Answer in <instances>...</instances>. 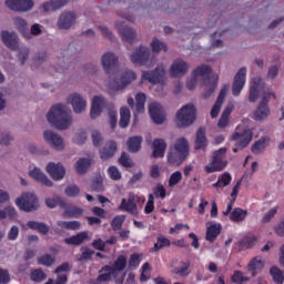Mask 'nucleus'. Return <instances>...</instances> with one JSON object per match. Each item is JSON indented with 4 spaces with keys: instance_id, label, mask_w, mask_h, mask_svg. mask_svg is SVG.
<instances>
[{
    "instance_id": "21",
    "label": "nucleus",
    "mask_w": 284,
    "mask_h": 284,
    "mask_svg": "<svg viewBox=\"0 0 284 284\" xmlns=\"http://www.w3.org/2000/svg\"><path fill=\"white\" fill-rule=\"evenodd\" d=\"M116 150H119L116 142L113 140L108 141L100 150V159H102V161H110V159L114 158L116 154Z\"/></svg>"
},
{
    "instance_id": "62",
    "label": "nucleus",
    "mask_w": 284,
    "mask_h": 284,
    "mask_svg": "<svg viewBox=\"0 0 284 284\" xmlns=\"http://www.w3.org/2000/svg\"><path fill=\"white\" fill-rule=\"evenodd\" d=\"M181 179H183V173H181V171L174 172L169 179V186L174 187V185H179Z\"/></svg>"
},
{
    "instance_id": "34",
    "label": "nucleus",
    "mask_w": 284,
    "mask_h": 284,
    "mask_svg": "<svg viewBox=\"0 0 284 284\" xmlns=\"http://www.w3.org/2000/svg\"><path fill=\"white\" fill-rule=\"evenodd\" d=\"M225 97H227V89L223 88L220 91L217 100L211 110L212 119H216V116H219V112H221V108H223V103H225Z\"/></svg>"
},
{
    "instance_id": "51",
    "label": "nucleus",
    "mask_w": 284,
    "mask_h": 284,
    "mask_svg": "<svg viewBox=\"0 0 284 284\" xmlns=\"http://www.w3.org/2000/svg\"><path fill=\"white\" fill-rule=\"evenodd\" d=\"M101 272H106V273H102ZM99 276L97 277V283H108V281H112V277L113 278H116V275L114 272L112 271H105L103 270V266L102 268L99 271Z\"/></svg>"
},
{
    "instance_id": "24",
    "label": "nucleus",
    "mask_w": 284,
    "mask_h": 284,
    "mask_svg": "<svg viewBox=\"0 0 284 284\" xmlns=\"http://www.w3.org/2000/svg\"><path fill=\"white\" fill-rule=\"evenodd\" d=\"M187 68L190 67L183 59L175 60L171 65V77H185L187 74Z\"/></svg>"
},
{
    "instance_id": "57",
    "label": "nucleus",
    "mask_w": 284,
    "mask_h": 284,
    "mask_svg": "<svg viewBox=\"0 0 284 284\" xmlns=\"http://www.w3.org/2000/svg\"><path fill=\"white\" fill-rule=\"evenodd\" d=\"M232 183V175L230 173H224L222 178L219 179V181L213 184L214 187H226V185H230Z\"/></svg>"
},
{
    "instance_id": "5",
    "label": "nucleus",
    "mask_w": 284,
    "mask_h": 284,
    "mask_svg": "<svg viewBox=\"0 0 284 284\" xmlns=\"http://www.w3.org/2000/svg\"><path fill=\"white\" fill-rule=\"evenodd\" d=\"M16 205L22 212H34L39 210V197L34 193L24 192L21 196L16 199Z\"/></svg>"
},
{
    "instance_id": "12",
    "label": "nucleus",
    "mask_w": 284,
    "mask_h": 284,
    "mask_svg": "<svg viewBox=\"0 0 284 284\" xmlns=\"http://www.w3.org/2000/svg\"><path fill=\"white\" fill-rule=\"evenodd\" d=\"M101 63L106 74H114L119 68V57L115 53L106 52L102 55Z\"/></svg>"
},
{
    "instance_id": "50",
    "label": "nucleus",
    "mask_w": 284,
    "mask_h": 284,
    "mask_svg": "<svg viewBox=\"0 0 284 284\" xmlns=\"http://www.w3.org/2000/svg\"><path fill=\"white\" fill-rule=\"evenodd\" d=\"M270 274H271L274 283H276V284H283L284 283L283 271H281V268H278L277 266H272L271 270H270Z\"/></svg>"
},
{
    "instance_id": "30",
    "label": "nucleus",
    "mask_w": 284,
    "mask_h": 284,
    "mask_svg": "<svg viewBox=\"0 0 284 284\" xmlns=\"http://www.w3.org/2000/svg\"><path fill=\"white\" fill-rule=\"evenodd\" d=\"M89 239H90V234L87 231H83L78 233L77 235H72L71 237L64 239V243L67 245L79 246V245H83V243H85V241H88Z\"/></svg>"
},
{
    "instance_id": "39",
    "label": "nucleus",
    "mask_w": 284,
    "mask_h": 284,
    "mask_svg": "<svg viewBox=\"0 0 284 284\" xmlns=\"http://www.w3.org/2000/svg\"><path fill=\"white\" fill-rule=\"evenodd\" d=\"M220 234H221V224H213L207 227L205 239L210 243H214L216 239H219Z\"/></svg>"
},
{
    "instance_id": "11",
    "label": "nucleus",
    "mask_w": 284,
    "mask_h": 284,
    "mask_svg": "<svg viewBox=\"0 0 284 284\" xmlns=\"http://www.w3.org/2000/svg\"><path fill=\"white\" fill-rule=\"evenodd\" d=\"M43 139L52 148V150H57L61 152V150L65 149V143L63 142V138L54 131L47 130L43 132Z\"/></svg>"
},
{
    "instance_id": "28",
    "label": "nucleus",
    "mask_w": 284,
    "mask_h": 284,
    "mask_svg": "<svg viewBox=\"0 0 284 284\" xmlns=\"http://www.w3.org/2000/svg\"><path fill=\"white\" fill-rule=\"evenodd\" d=\"M168 149V143L163 139H156L153 141V159H163L165 156V150Z\"/></svg>"
},
{
    "instance_id": "41",
    "label": "nucleus",
    "mask_w": 284,
    "mask_h": 284,
    "mask_svg": "<svg viewBox=\"0 0 284 284\" xmlns=\"http://www.w3.org/2000/svg\"><path fill=\"white\" fill-rule=\"evenodd\" d=\"M265 267V262L261 257H254L250 263H248V271L251 272L252 276L255 274H258L261 270Z\"/></svg>"
},
{
    "instance_id": "59",
    "label": "nucleus",
    "mask_w": 284,
    "mask_h": 284,
    "mask_svg": "<svg viewBox=\"0 0 284 284\" xmlns=\"http://www.w3.org/2000/svg\"><path fill=\"white\" fill-rule=\"evenodd\" d=\"M64 194H67V196L74 199L79 196V194H81V189L77 184H71L65 187Z\"/></svg>"
},
{
    "instance_id": "54",
    "label": "nucleus",
    "mask_w": 284,
    "mask_h": 284,
    "mask_svg": "<svg viewBox=\"0 0 284 284\" xmlns=\"http://www.w3.org/2000/svg\"><path fill=\"white\" fill-rule=\"evenodd\" d=\"M171 242L168 237H158V242L154 244V247L151 248V252H159L163 247H170Z\"/></svg>"
},
{
    "instance_id": "4",
    "label": "nucleus",
    "mask_w": 284,
    "mask_h": 284,
    "mask_svg": "<svg viewBox=\"0 0 284 284\" xmlns=\"http://www.w3.org/2000/svg\"><path fill=\"white\" fill-rule=\"evenodd\" d=\"M194 121H196V106L194 104H185L176 112V128H190Z\"/></svg>"
},
{
    "instance_id": "61",
    "label": "nucleus",
    "mask_w": 284,
    "mask_h": 284,
    "mask_svg": "<svg viewBox=\"0 0 284 284\" xmlns=\"http://www.w3.org/2000/svg\"><path fill=\"white\" fill-rule=\"evenodd\" d=\"M47 275L41 268L34 270L31 273V281H34V283H41V281H45Z\"/></svg>"
},
{
    "instance_id": "40",
    "label": "nucleus",
    "mask_w": 284,
    "mask_h": 284,
    "mask_svg": "<svg viewBox=\"0 0 284 284\" xmlns=\"http://www.w3.org/2000/svg\"><path fill=\"white\" fill-rule=\"evenodd\" d=\"M119 209L124 210L125 212H130V214H135V215L139 214V211L136 209V203L132 197H129L128 201L125 199H122V202Z\"/></svg>"
},
{
    "instance_id": "42",
    "label": "nucleus",
    "mask_w": 284,
    "mask_h": 284,
    "mask_svg": "<svg viewBox=\"0 0 284 284\" xmlns=\"http://www.w3.org/2000/svg\"><path fill=\"white\" fill-rule=\"evenodd\" d=\"M247 216V211L243 210L241 207H235L230 215V219L234 223H241V221H245V217Z\"/></svg>"
},
{
    "instance_id": "22",
    "label": "nucleus",
    "mask_w": 284,
    "mask_h": 284,
    "mask_svg": "<svg viewBox=\"0 0 284 284\" xmlns=\"http://www.w3.org/2000/svg\"><path fill=\"white\" fill-rule=\"evenodd\" d=\"M163 77H165V70L163 68H156L153 71H144L142 74V79L149 81V83H161Z\"/></svg>"
},
{
    "instance_id": "9",
    "label": "nucleus",
    "mask_w": 284,
    "mask_h": 284,
    "mask_svg": "<svg viewBox=\"0 0 284 284\" xmlns=\"http://www.w3.org/2000/svg\"><path fill=\"white\" fill-rule=\"evenodd\" d=\"M6 8L11 12H30L34 8V1L32 0H6Z\"/></svg>"
},
{
    "instance_id": "56",
    "label": "nucleus",
    "mask_w": 284,
    "mask_h": 284,
    "mask_svg": "<svg viewBox=\"0 0 284 284\" xmlns=\"http://www.w3.org/2000/svg\"><path fill=\"white\" fill-rule=\"evenodd\" d=\"M54 257L50 254H44L38 257V264L45 265V267H52V265H54Z\"/></svg>"
},
{
    "instance_id": "45",
    "label": "nucleus",
    "mask_w": 284,
    "mask_h": 284,
    "mask_svg": "<svg viewBox=\"0 0 284 284\" xmlns=\"http://www.w3.org/2000/svg\"><path fill=\"white\" fill-rule=\"evenodd\" d=\"M130 109L128 106H122L120 109V128H128L130 125Z\"/></svg>"
},
{
    "instance_id": "48",
    "label": "nucleus",
    "mask_w": 284,
    "mask_h": 284,
    "mask_svg": "<svg viewBox=\"0 0 284 284\" xmlns=\"http://www.w3.org/2000/svg\"><path fill=\"white\" fill-rule=\"evenodd\" d=\"M91 140L94 148H101L103 145V141H105V138H103L101 131L93 129L91 131Z\"/></svg>"
},
{
    "instance_id": "38",
    "label": "nucleus",
    "mask_w": 284,
    "mask_h": 284,
    "mask_svg": "<svg viewBox=\"0 0 284 284\" xmlns=\"http://www.w3.org/2000/svg\"><path fill=\"white\" fill-rule=\"evenodd\" d=\"M232 112H234V103L230 102L217 122L219 128H227V123H230V114H232Z\"/></svg>"
},
{
    "instance_id": "35",
    "label": "nucleus",
    "mask_w": 284,
    "mask_h": 284,
    "mask_svg": "<svg viewBox=\"0 0 284 284\" xmlns=\"http://www.w3.org/2000/svg\"><path fill=\"white\" fill-rule=\"evenodd\" d=\"M141 143H143V136L134 135L129 138L126 141L128 151L132 154H136V152H141Z\"/></svg>"
},
{
    "instance_id": "58",
    "label": "nucleus",
    "mask_w": 284,
    "mask_h": 284,
    "mask_svg": "<svg viewBox=\"0 0 284 284\" xmlns=\"http://www.w3.org/2000/svg\"><path fill=\"white\" fill-rule=\"evenodd\" d=\"M124 222H125V216L116 215L111 222V227H112L113 232H119V230H121V227H123Z\"/></svg>"
},
{
    "instance_id": "23",
    "label": "nucleus",
    "mask_w": 284,
    "mask_h": 284,
    "mask_svg": "<svg viewBox=\"0 0 284 284\" xmlns=\"http://www.w3.org/2000/svg\"><path fill=\"white\" fill-rule=\"evenodd\" d=\"M103 105H105V98L103 95H95L91 105V119L101 116V112H103Z\"/></svg>"
},
{
    "instance_id": "3",
    "label": "nucleus",
    "mask_w": 284,
    "mask_h": 284,
    "mask_svg": "<svg viewBox=\"0 0 284 284\" xmlns=\"http://www.w3.org/2000/svg\"><path fill=\"white\" fill-rule=\"evenodd\" d=\"M212 74V68L206 64H201L193 71V77L195 79L203 81H209L205 85V91H204V99H210V97L216 92V88L219 85V82L216 80H210V75Z\"/></svg>"
},
{
    "instance_id": "2",
    "label": "nucleus",
    "mask_w": 284,
    "mask_h": 284,
    "mask_svg": "<svg viewBox=\"0 0 284 284\" xmlns=\"http://www.w3.org/2000/svg\"><path fill=\"white\" fill-rule=\"evenodd\" d=\"M47 119L57 130H68L72 125V111L65 104L51 106Z\"/></svg>"
},
{
    "instance_id": "43",
    "label": "nucleus",
    "mask_w": 284,
    "mask_h": 284,
    "mask_svg": "<svg viewBox=\"0 0 284 284\" xmlns=\"http://www.w3.org/2000/svg\"><path fill=\"white\" fill-rule=\"evenodd\" d=\"M151 50L154 54H159L161 52H168V44L158 38H153L151 42Z\"/></svg>"
},
{
    "instance_id": "10",
    "label": "nucleus",
    "mask_w": 284,
    "mask_h": 284,
    "mask_svg": "<svg viewBox=\"0 0 284 284\" xmlns=\"http://www.w3.org/2000/svg\"><path fill=\"white\" fill-rule=\"evenodd\" d=\"M115 28L124 43L132 45L136 41L138 33L135 28L123 26V23L120 22H115Z\"/></svg>"
},
{
    "instance_id": "7",
    "label": "nucleus",
    "mask_w": 284,
    "mask_h": 284,
    "mask_svg": "<svg viewBox=\"0 0 284 284\" xmlns=\"http://www.w3.org/2000/svg\"><path fill=\"white\" fill-rule=\"evenodd\" d=\"M150 57H152L150 48L140 45L135 48L133 53L130 55V61L131 63H134V65H151L152 61L150 60Z\"/></svg>"
},
{
    "instance_id": "14",
    "label": "nucleus",
    "mask_w": 284,
    "mask_h": 284,
    "mask_svg": "<svg viewBox=\"0 0 284 284\" xmlns=\"http://www.w3.org/2000/svg\"><path fill=\"white\" fill-rule=\"evenodd\" d=\"M1 40L3 42V44L6 45V48H8L9 50H12L13 52H17V50H19V34H17V32L14 31H8V30H3L1 31Z\"/></svg>"
},
{
    "instance_id": "17",
    "label": "nucleus",
    "mask_w": 284,
    "mask_h": 284,
    "mask_svg": "<svg viewBox=\"0 0 284 284\" xmlns=\"http://www.w3.org/2000/svg\"><path fill=\"white\" fill-rule=\"evenodd\" d=\"M68 102L72 105L73 112L75 114H81L82 112H85V108H88V101L83 95L79 93H72L68 98Z\"/></svg>"
},
{
    "instance_id": "52",
    "label": "nucleus",
    "mask_w": 284,
    "mask_h": 284,
    "mask_svg": "<svg viewBox=\"0 0 284 284\" xmlns=\"http://www.w3.org/2000/svg\"><path fill=\"white\" fill-rule=\"evenodd\" d=\"M118 163L122 165V168H134V161H132V158H130V154H128V152L121 153Z\"/></svg>"
},
{
    "instance_id": "31",
    "label": "nucleus",
    "mask_w": 284,
    "mask_h": 284,
    "mask_svg": "<svg viewBox=\"0 0 284 284\" xmlns=\"http://www.w3.org/2000/svg\"><path fill=\"white\" fill-rule=\"evenodd\" d=\"M194 148L195 150H205L207 148V135L204 126L196 131Z\"/></svg>"
},
{
    "instance_id": "32",
    "label": "nucleus",
    "mask_w": 284,
    "mask_h": 284,
    "mask_svg": "<svg viewBox=\"0 0 284 284\" xmlns=\"http://www.w3.org/2000/svg\"><path fill=\"white\" fill-rule=\"evenodd\" d=\"M70 0H50L42 4V9L44 12H57V10H61L64 6H68Z\"/></svg>"
},
{
    "instance_id": "19",
    "label": "nucleus",
    "mask_w": 284,
    "mask_h": 284,
    "mask_svg": "<svg viewBox=\"0 0 284 284\" xmlns=\"http://www.w3.org/2000/svg\"><path fill=\"white\" fill-rule=\"evenodd\" d=\"M136 73L134 71H125L122 73L121 79L116 80L114 84L111 85L113 90H125L132 81H135Z\"/></svg>"
},
{
    "instance_id": "29",
    "label": "nucleus",
    "mask_w": 284,
    "mask_h": 284,
    "mask_svg": "<svg viewBox=\"0 0 284 284\" xmlns=\"http://www.w3.org/2000/svg\"><path fill=\"white\" fill-rule=\"evenodd\" d=\"M29 175L31 176V179H34V181H38V183L45 185V187H52V185H54L50 181L48 175H45L43 172H41V170L38 168H34L32 171H30Z\"/></svg>"
},
{
    "instance_id": "63",
    "label": "nucleus",
    "mask_w": 284,
    "mask_h": 284,
    "mask_svg": "<svg viewBox=\"0 0 284 284\" xmlns=\"http://www.w3.org/2000/svg\"><path fill=\"white\" fill-rule=\"evenodd\" d=\"M61 203H64V201L59 196L45 199V205L50 209H54L57 205L61 207Z\"/></svg>"
},
{
    "instance_id": "64",
    "label": "nucleus",
    "mask_w": 284,
    "mask_h": 284,
    "mask_svg": "<svg viewBox=\"0 0 284 284\" xmlns=\"http://www.w3.org/2000/svg\"><path fill=\"white\" fill-rule=\"evenodd\" d=\"M110 179H112V181H121V171H119V168L116 166H110L108 169Z\"/></svg>"
},
{
    "instance_id": "27",
    "label": "nucleus",
    "mask_w": 284,
    "mask_h": 284,
    "mask_svg": "<svg viewBox=\"0 0 284 284\" xmlns=\"http://www.w3.org/2000/svg\"><path fill=\"white\" fill-rule=\"evenodd\" d=\"M61 207L64 210L63 216L68 219H74L83 214V209L75 206L74 204H68V202H61Z\"/></svg>"
},
{
    "instance_id": "60",
    "label": "nucleus",
    "mask_w": 284,
    "mask_h": 284,
    "mask_svg": "<svg viewBox=\"0 0 284 284\" xmlns=\"http://www.w3.org/2000/svg\"><path fill=\"white\" fill-rule=\"evenodd\" d=\"M254 243H256V237L246 236L240 241L241 248L250 250V247L254 246Z\"/></svg>"
},
{
    "instance_id": "49",
    "label": "nucleus",
    "mask_w": 284,
    "mask_h": 284,
    "mask_svg": "<svg viewBox=\"0 0 284 284\" xmlns=\"http://www.w3.org/2000/svg\"><path fill=\"white\" fill-rule=\"evenodd\" d=\"M91 192H104L105 186L103 185V178L101 176H95L91 181L90 185Z\"/></svg>"
},
{
    "instance_id": "8",
    "label": "nucleus",
    "mask_w": 284,
    "mask_h": 284,
    "mask_svg": "<svg viewBox=\"0 0 284 284\" xmlns=\"http://www.w3.org/2000/svg\"><path fill=\"white\" fill-rule=\"evenodd\" d=\"M252 136H254V133L250 129H245L242 133L239 131H235L232 135V141H235V146L233 149V152H239L240 150H245L250 143H252Z\"/></svg>"
},
{
    "instance_id": "15",
    "label": "nucleus",
    "mask_w": 284,
    "mask_h": 284,
    "mask_svg": "<svg viewBox=\"0 0 284 284\" xmlns=\"http://www.w3.org/2000/svg\"><path fill=\"white\" fill-rule=\"evenodd\" d=\"M149 113L156 125H163L165 123V110H163V106L159 102L149 104Z\"/></svg>"
},
{
    "instance_id": "20",
    "label": "nucleus",
    "mask_w": 284,
    "mask_h": 284,
    "mask_svg": "<svg viewBox=\"0 0 284 284\" xmlns=\"http://www.w3.org/2000/svg\"><path fill=\"white\" fill-rule=\"evenodd\" d=\"M187 156L189 155H185V153L170 146L166 159L169 165H176L179 168L180 165H183V162L187 159Z\"/></svg>"
},
{
    "instance_id": "26",
    "label": "nucleus",
    "mask_w": 284,
    "mask_h": 284,
    "mask_svg": "<svg viewBox=\"0 0 284 284\" xmlns=\"http://www.w3.org/2000/svg\"><path fill=\"white\" fill-rule=\"evenodd\" d=\"M13 26H16V29L24 39L30 40V27L28 20L21 17H16L13 18Z\"/></svg>"
},
{
    "instance_id": "6",
    "label": "nucleus",
    "mask_w": 284,
    "mask_h": 284,
    "mask_svg": "<svg viewBox=\"0 0 284 284\" xmlns=\"http://www.w3.org/2000/svg\"><path fill=\"white\" fill-rule=\"evenodd\" d=\"M225 154H227L226 148H221L220 150L213 152L211 165L205 166V172H207V174H212V172H221V170L227 165Z\"/></svg>"
},
{
    "instance_id": "47",
    "label": "nucleus",
    "mask_w": 284,
    "mask_h": 284,
    "mask_svg": "<svg viewBox=\"0 0 284 284\" xmlns=\"http://www.w3.org/2000/svg\"><path fill=\"white\" fill-rule=\"evenodd\" d=\"M267 141H270L267 138L260 139L252 145L251 152H253V154H261L263 150L267 148Z\"/></svg>"
},
{
    "instance_id": "1",
    "label": "nucleus",
    "mask_w": 284,
    "mask_h": 284,
    "mask_svg": "<svg viewBox=\"0 0 284 284\" xmlns=\"http://www.w3.org/2000/svg\"><path fill=\"white\" fill-rule=\"evenodd\" d=\"M261 92L263 94L262 100L253 114L255 121H265V119L270 116V106L267 103H270V99H272V97L273 99H276V94L274 91H272V89H267V84H265L263 78L256 77L253 79L250 88V103H256V101H258V97H261Z\"/></svg>"
},
{
    "instance_id": "33",
    "label": "nucleus",
    "mask_w": 284,
    "mask_h": 284,
    "mask_svg": "<svg viewBox=\"0 0 284 284\" xmlns=\"http://www.w3.org/2000/svg\"><path fill=\"white\" fill-rule=\"evenodd\" d=\"M93 163H94V160L92 158H80L75 162L77 173L80 175L85 174L90 170V168H92Z\"/></svg>"
},
{
    "instance_id": "53",
    "label": "nucleus",
    "mask_w": 284,
    "mask_h": 284,
    "mask_svg": "<svg viewBox=\"0 0 284 284\" xmlns=\"http://www.w3.org/2000/svg\"><path fill=\"white\" fill-rule=\"evenodd\" d=\"M182 267H175L172 271V274H176L178 276H189L190 275V262H181Z\"/></svg>"
},
{
    "instance_id": "18",
    "label": "nucleus",
    "mask_w": 284,
    "mask_h": 284,
    "mask_svg": "<svg viewBox=\"0 0 284 284\" xmlns=\"http://www.w3.org/2000/svg\"><path fill=\"white\" fill-rule=\"evenodd\" d=\"M45 171L53 181H61L65 176V166L61 162H49Z\"/></svg>"
},
{
    "instance_id": "37",
    "label": "nucleus",
    "mask_w": 284,
    "mask_h": 284,
    "mask_svg": "<svg viewBox=\"0 0 284 284\" xmlns=\"http://www.w3.org/2000/svg\"><path fill=\"white\" fill-rule=\"evenodd\" d=\"M170 148H173V150H178L179 152H182L186 156H190V142H187V139L185 138L176 139L175 143L170 145Z\"/></svg>"
},
{
    "instance_id": "36",
    "label": "nucleus",
    "mask_w": 284,
    "mask_h": 284,
    "mask_svg": "<svg viewBox=\"0 0 284 284\" xmlns=\"http://www.w3.org/2000/svg\"><path fill=\"white\" fill-rule=\"evenodd\" d=\"M27 227H29V230L39 232V234H43V236L50 234V226L43 222L29 221L27 222Z\"/></svg>"
},
{
    "instance_id": "16",
    "label": "nucleus",
    "mask_w": 284,
    "mask_h": 284,
    "mask_svg": "<svg viewBox=\"0 0 284 284\" xmlns=\"http://www.w3.org/2000/svg\"><path fill=\"white\" fill-rule=\"evenodd\" d=\"M247 74V69L241 68L234 77L232 92L233 97H240L245 88V77Z\"/></svg>"
},
{
    "instance_id": "55",
    "label": "nucleus",
    "mask_w": 284,
    "mask_h": 284,
    "mask_svg": "<svg viewBox=\"0 0 284 284\" xmlns=\"http://www.w3.org/2000/svg\"><path fill=\"white\" fill-rule=\"evenodd\" d=\"M30 58V49L28 47H23L18 49V61H20L21 65H26V61Z\"/></svg>"
},
{
    "instance_id": "46",
    "label": "nucleus",
    "mask_w": 284,
    "mask_h": 284,
    "mask_svg": "<svg viewBox=\"0 0 284 284\" xmlns=\"http://www.w3.org/2000/svg\"><path fill=\"white\" fill-rule=\"evenodd\" d=\"M57 225L59 227H62L63 230H72L73 232H77V230H81V222L79 221H59Z\"/></svg>"
},
{
    "instance_id": "25",
    "label": "nucleus",
    "mask_w": 284,
    "mask_h": 284,
    "mask_svg": "<svg viewBox=\"0 0 284 284\" xmlns=\"http://www.w3.org/2000/svg\"><path fill=\"white\" fill-rule=\"evenodd\" d=\"M126 266H128V257H125V255H119L112 266L104 265L103 270L112 271L115 273L116 276H119V272H123V270H125Z\"/></svg>"
},
{
    "instance_id": "44",
    "label": "nucleus",
    "mask_w": 284,
    "mask_h": 284,
    "mask_svg": "<svg viewBox=\"0 0 284 284\" xmlns=\"http://www.w3.org/2000/svg\"><path fill=\"white\" fill-rule=\"evenodd\" d=\"M145 101H148V95H145V93L140 92L135 95V108L139 114L145 112Z\"/></svg>"
},
{
    "instance_id": "13",
    "label": "nucleus",
    "mask_w": 284,
    "mask_h": 284,
    "mask_svg": "<svg viewBox=\"0 0 284 284\" xmlns=\"http://www.w3.org/2000/svg\"><path fill=\"white\" fill-rule=\"evenodd\" d=\"M77 13L72 11H63L58 17L57 28L59 30H70L77 23Z\"/></svg>"
}]
</instances>
